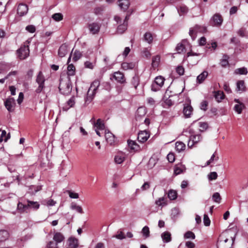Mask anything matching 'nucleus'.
Masks as SVG:
<instances>
[{
    "label": "nucleus",
    "instance_id": "1",
    "mask_svg": "<svg viewBox=\"0 0 248 248\" xmlns=\"http://www.w3.org/2000/svg\"><path fill=\"white\" fill-rule=\"evenodd\" d=\"M99 85L100 81L98 80H95L92 82L88 91L87 96L85 99L86 103L89 104L92 101Z\"/></svg>",
    "mask_w": 248,
    "mask_h": 248
},
{
    "label": "nucleus",
    "instance_id": "2",
    "mask_svg": "<svg viewBox=\"0 0 248 248\" xmlns=\"http://www.w3.org/2000/svg\"><path fill=\"white\" fill-rule=\"evenodd\" d=\"M59 89L61 93L64 95L69 94L72 91V85L69 79H61Z\"/></svg>",
    "mask_w": 248,
    "mask_h": 248
},
{
    "label": "nucleus",
    "instance_id": "3",
    "mask_svg": "<svg viewBox=\"0 0 248 248\" xmlns=\"http://www.w3.org/2000/svg\"><path fill=\"white\" fill-rule=\"evenodd\" d=\"M114 20L117 24H119L117 28V32L119 33H123L127 29V21L128 20V16H126L124 20L121 18L119 16H114Z\"/></svg>",
    "mask_w": 248,
    "mask_h": 248
},
{
    "label": "nucleus",
    "instance_id": "4",
    "mask_svg": "<svg viewBox=\"0 0 248 248\" xmlns=\"http://www.w3.org/2000/svg\"><path fill=\"white\" fill-rule=\"evenodd\" d=\"M29 42L25 43L19 49L17 50L18 57L20 60H24L27 58L30 54V50L28 46Z\"/></svg>",
    "mask_w": 248,
    "mask_h": 248
},
{
    "label": "nucleus",
    "instance_id": "5",
    "mask_svg": "<svg viewBox=\"0 0 248 248\" xmlns=\"http://www.w3.org/2000/svg\"><path fill=\"white\" fill-rule=\"evenodd\" d=\"M165 78L162 76L156 77L151 86V89L153 91L156 92L160 90L163 86Z\"/></svg>",
    "mask_w": 248,
    "mask_h": 248
},
{
    "label": "nucleus",
    "instance_id": "6",
    "mask_svg": "<svg viewBox=\"0 0 248 248\" xmlns=\"http://www.w3.org/2000/svg\"><path fill=\"white\" fill-rule=\"evenodd\" d=\"M45 81V78L42 72H39L36 79V81L38 84V87L35 91L37 93H41L42 90L44 88Z\"/></svg>",
    "mask_w": 248,
    "mask_h": 248
},
{
    "label": "nucleus",
    "instance_id": "7",
    "mask_svg": "<svg viewBox=\"0 0 248 248\" xmlns=\"http://www.w3.org/2000/svg\"><path fill=\"white\" fill-rule=\"evenodd\" d=\"M223 22V18L219 14H215L211 18L210 23L213 26L219 27Z\"/></svg>",
    "mask_w": 248,
    "mask_h": 248
},
{
    "label": "nucleus",
    "instance_id": "8",
    "mask_svg": "<svg viewBox=\"0 0 248 248\" xmlns=\"http://www.w3.org/2000/svg\"><path fill=\"white\" fill-rule=\"evenodd\" d=\"M93 127L96 134L101 137V134L99 131L104 130L105 127L103 121L101 119H98L96 122L94 123Z\"/></svg>",
    "mask_w": 248,
    "mask_h": 248
},
{
    "label": "nucleus",
    "instance_id": "9",
    "mask_svg": "<svg viewBox=\"0 0 248 248\" xmlns=\"http://www.w3.org/2000/svg\"><path fill=\"white\" fill-rule=\"evenodd\" d=\"M202 140V137L200 134L191 135L189 137V140L187 143V146L189 148H192L194 145L197 143Z\"/></svg>",
    "mask_w": 248,
    "mask_h": 248
},
{
    "label": "nucleus",
    "instance_id": "10",
    "mask_svg": "<svg viewBox=\"0 0 248 248\" xmlns=\"http://www.w3.org/2000/svg\"><path fill=\"white\" fill-rule=\"evenodd\" d=\"M15 105V100L14 98H9L4 102L5 107L9 112L14 111Z\"/></svg>",
    "mask_w": 248,
    "mask_h": 248
},
{
    "label": "nucleus",
    "instance_id": "11",
    "mask_svg": "<svg viewBox=\"0 0 248 248\" xmlns=\"http://www.w3.org/2000/svg\"><path fill=\"white\" fill-rule=\"evenodd\" d=\"M150 137V134L146 130L141 131L139 133L138 139L141 143H144Z\"/></svg>",
    "mask_w": 248,
    "mask_h": 248
},
{
    "label": "nucleus",
    "instance_id": "12",
    "mask_svg": "<svg viewBox=\"0 0 248 248\" xmlns=\"http://www.w3.org/2000/svg\"><path fill=\"white\" fill-rule=\"evenodd\" d=\"M100 25L97 22H93L88 24V29L90 32L93 34L97 33L100 30Z\"/></svg>",
    "mask_w": 248,
    "mask_h": 248
},
{
    "label": "nucleus",
    "instance_id": "13",
    "mask_svg": "<svg viewBox=\"0 0 248 248\" xmlns=\"http://www.w3.org/2000/svg\"><path fill=\"white\" fill-rule=\"evenodd\" d=\"M28 11V7L27 5L24 4H20L18 6L17 9V14L22 16L26 15Z\"/></svg>",
    "mask_w": 248,
    "mask_h": 248
},
{
    "label": "nucleus",
    "instance_id": "14",
    "mask_svg": "<svg viewBox=\"0 0 248 248\" xmlns=\"http://www.w3.org/2000/svg\"><path fill=\"white\" fill-rule=\"evenodd\" d=\"M190 101H188L187 104H185L183 109V113L186 118L190 117L193 112V108L189 104Z\"/></svg>",
    "mask_w": 248,
    "mask_h": 248
},
{
    "label": "nucleus",
    "instance_id": "15",
    "mask_svg": "<svg viewBox=\"0 0 248 248\" xmlns=\"http://www.w3.org/2000/svg\"><path fill=\"white\" fill-rule=\"evenodd\" d=\"M205 30V29L204 28H201L199 26L196 25L193 28H191L189 30V34L192 39L194 40L196 37V34L197 32L201 31L202 30Z\"/></svg>",
    "mask_w": 248,
    "mask_h": 248
},
{
    "label": "nucleus",
    "instance_id": "16",
    "mask_svg": "<svg viewBox=\"0 0 248 248\" xmlns=\"http://www.w3.org/2000/svg\"><path fill=\"white\" fill-rule=\"evenodd\" d=\"M105 136L107 142L110 145H112L115 141L114 135L108 130H105Z\"/></svg>",
    "mask_w": 248,
    "mask_h": 248
},
{
    "label": "nucleus",
    "instance_id": "17",
    "mask_svg": "<svg viewBox=\"0 0 248 248\" xmlns=\"http://www.w3.org/2000/svg\"><path fill=\"white\" fill-rule=\"evenodd\" d=\"M113 78L117 82L120 83H123L125 81L124 74L119 71L114 73Z\"/></svg>",
    "mask_w": 248,
    "mask_h": 248
},
{
    "label": "nucleus",
    "instance_id": "18",
    "mask_svg": "<svg viewBox=\"0 0 248 248\" xmlns=\"http://www.w3.org/2000/svg\"><path fill=\"white\" fill-rule=\"evenodd\" d=\"M65 237L62 233L60 232H55L53 234V240L58 244L64 241Z\"/></svg>",
    "mask_w": 248,
    "mask_h": 248
},
{
    "label": "nucleus",
    "instance_id": "19",
    "mask_svg": "<svg viewBox=\"0 0 248 248\" xmlns=\"http://www.w3.org/2000/svg\"><path fill=\"white\" fill-rule=\"evenodd\" d=\"M68 247L66 248H77L78 246V240L73 237L68 239Z\"/></svg>",
    "mask_w": 248,
    "mask_h": 248
},
{
    "label": "nucleus",
    "instance_id": "20",
    "mask_svg": "<svg viewBox=\"0 0 248 248\" xmlns=\"http://www.w3.org/2000/svg\"><path fill=\"white\" fill-rule=\"evenodd\" d=\"M125 159V155L123 153H119L114 157V162L117 164H122Z\"/></svg>",
    "mask_w": 248,
    "mask_h": 248
},
{
    "label": "nucleus",
    "instance_id": "21",
    "mask_svg": "<svg viewBox=\"0 0 248 248\" xmlns=\"http://www.w3.org/2000/svg\"><path fill=\"white\" fill-rule=\"evenodd\" d=\"M68 46L66 44H62L59 48L58 54L60 57H63L68 52Z\"/></svg>",
    "mask_w": 248,
    "mask_h": 248
},
{
    "label": "nucleus",
    "instance_id": "22",
    "mask_svg": "<svg viewBox=\"0 0 248 248\" xmlns=\"http://www.w3.org/2000/svg\"><path fill=\"white\" fill-rule=\"evenodd\" d=\"M75 98L73 96L71 97L66 103L63 109L64 110H67L70 108L73 107L75 104Z\"/></svg>",
    "mask_w": 248,
    "mask_h": 248
},
{
    "label": "nucleus",
    "instance_id": "23",
    "mask_svg": "<svg viewBox=\"0 0 248 248\" xmlns=\"http://www.w3.org/2000/svg\"><path fill=\"white\" fill-rule=\"evenodd\" d=\"M234 101L237 103V104L234 106V109L237 113L240 114L245 106L242 103L240 102L238 99H235Z\"/></svg>",
    "mask_w": 248,
    "mask_h": 248
},
{
    "label": "nucleus",
    "instance_id": "24",
    "mask_svg": "<svg viewBox=\"0 0 248 248\" xmlns=\"http://www.w3.org/2000/svg\"><path fill=\"white\" fill-rule=\"evenodd\" d=\"M118 2V5L120 8L124 11L126 10L130 5V2L128 0H119Z\"/></svg>",
    "mask_w": 248,
    "mask_h": 248
},
{
    "label": "nucleus",
    "instance_id": "25",
    "mask_svg": "<svg viewBox=\"0 0 248 248\" xmlns=\"http://www.w3.org/2000/svg\"><path fill=\"white\" fill-rule=\"evenodd\" d=\"M163 241L164 243H169L171 240V233L169 232H165L161 235Z\"/></svg>",
    "mask_w": 248,
    "mask_h": 248
},
{
    "label": "nucleus",
    "instance_id": "26",
    "mask_svg": "<svg viewBox=\"0 0 248 248\" xmlns=\"http://www.w3.org/2000/svg\"><path fill=\"white\" fill-rule=\"evenodd\" d=\"M208 75V73L206 71H204L197 77V82L201 84L206 79Z\"/></svg>",
    "mask_w": 248,
    "mask_h": 248
},
{
    "label": "nucleus",
    "instance_id": "27",
    "mask_svg": "<svg viewBox=\"0 0 248 248\" xmlns=\"http://www.w3.org/2000/svg\"><path fill=\"white\" fill-rule=\"evenodd\" d=\"M186 170L185 167L182 164L176 165L174 168V173L177 175L182 173Z\"/></svg>",
    "mask_w": 248,
    "mask_h": 248
},
{
    "label": "nucleus",
    "instance_id": "28",
    "mask_svg": "<svg viewBox=\"0 0 248 248\" xmlns=\"http://www.w3.org/2000/svg\"><path fill=\"white\" fill-rule=\"evenodd\" d=\"M135 64L133 62H124L122 63V68L124 70L132 69L134 68Z\"/></svg>",
    "mask_w": 248,
    "mask_h": 248
},
{
    "label": "nucleus",
    "instance_id": "29",
    "mask_svg": "<svg viewBox=\"0 0 248 248\" xmlns=\"http://www.w3.org/2000/svg\"><path fill=\"white\" fill-rule=\"evenodd\" d=\"M9 233L6 230H0V241L3 242L8 239Z\"/></svg>",
    "mask_w": 248,
    "mask_h": 248
},
{
    "label": "nucleus",
    "instance_id": "30",
    "mask_svg": "<svg viewBox=\"0 0 248 248\" xmlns=\"http://www.w3.org/2000/svg\"><path fill=\"white\" fill-rule=\"evenodd\" d=\"M143 40L151 44L153 41V34L150 32H146L143 35Z\"/></svg>",
    "mask_w": 248,
    "mask_h": 248
},
{
    "label": "nucleus",
    "instance_id": "31",
    "mask_svg": "<svg viewBox=\"0 0 248 248\" xmlns=\"http://www.w3.org/2000/svg\"><path fill=\"white\" fill-rule=\"evenodd\" d=\"M214 97L217 102H220L224 98V94L222 91H217L214 92Z\"/></svg>",
    "mask_w": 248,
    "mask_h": 248
},
{
    "label": "nucleus",
    "instance_id": "32",
    "mask_svg": "<svg viewBox=\"0 0 248 248\" xmlns=\"http://www.w3.org/2000/svg\"><path fill=\"white\" fill-rule=\"evenodd\" d=\"M186 145L182 142L177 141L175 143V149L178 152H181L185 150Z\"/></svg>",
    "mask_w": 248,
    "mask_h": 248
},
{
    "label": "nucleus",
    "instance_id": "33",
    "mask_svg": "<svg viewBox=\"0 0 248 248\" xmlns=\"http://www.w3.org/2000/svg\"><path fill=\"white\" fill-rule=\"evenodd\" d=\"M155 203L158 206H164L167 205V199L164 197H161L156 200Z\"/></svg>",
    "mask_w": 248,
    "mask_h": 248
},
{
    "label": "nucleus",
    "instance_id": "34",
    "mask_svg": "<svg viewBox=\"0 0 248 248\" xmlns=\"http://www.w3.org/2000/svg\"><path fill=\"white\" fill-rule=\"evenodd\" d=\"M28 208H31L34 209H38L40 207V204L37 202H33L30 200H27Z\"/></svg>",
    "mask_w": 248,
    "mask_h": 248
},
{
    "label": "nucleus",
    "instance_id": "35",
    "mask_svg": "<svg viewBox=\"0 0 248 248\" xmlns=\"http://www.w3.org/2000/svg\"><path fill=\"white\" fill-rule=\"evenodd\" d=\"M70 208L72 210H75L80 214L83 213L82 207L75 203L72 202L71 204Z\"/></svg>",
    "mask_w": 248,
    "mask_h": 248
},
{
    "label": "nucleus",
    "instance_id": "36",
    "mask_svg": "<svg viewBox=\"0 0 248 248\" xmlns=\"http://www.w3.org/2000/svg\"><path fill=\"white\" fill-rule=\"evenodd\" d=\"M17 209L20 212H21V213L24 212L29 209L28 204L25 205V204H23L22 203L19 202L17 204Z\"/></svg>",
    "mask_w": 248,
    "mask_h": 248
},
{
    "label": "nucleus",
    "instance_id": "37",
    "mask_svg": "<svg viewBox=\"0 0 248 248\" xmlns=\"http://www.w3.org/2000/svg\"><path fill=\"white\" fill-rule=\"evenodd\" d=\"M177 11L179 15L182 16L187 13L188 8L186 6L183 5L181 6L179 8H178Z\"/></svg>",
    "mask_w": 248,
    "mask_h": 248
},
{
    "label": "nucleus",
    "instance_id": "38",
    "mask_svg": "<svg viewBox=\"0 0 248 248\" xmlns=\"http://www.w3.org/2000/svg\"><path fill=\"white\" fill-rule=\"evenodd\" d=\"M75 74V67L72 64H68L67 67V74L69 76H74Z\"/></svg>",
    "mask_w": 248,
    "mask_h": 248
},
{
    "label": "nucleus",
    "instance_id": "39",
    "mask_svg": "<svg viewBox=\"0 0 248 248\" xmlns=\"http://www.w3.org/2000/svg\"><path fill=\"white\" fill-rule=\"evenodd\" d=\"M160 58L158 56H155L152 59V66L154 68H156L159 64L160 62Z\"/></svg>",
    "mask_w": 248,
    "mask_h": 248
},
{
    "label": "nucleus",
    "instance_id": "40",
    "mask_svg": "<svg viewBox=\"0 0 248 248\" xmlns=\"http://www.w3.org/2000/svg\"><path fill=\"white\" fill-rule=\"evenodd\" d=\"M46 248H59L58 244L53 240L49 241L46 244Z\"/></svg>",
    "mask_w": 248,
    "mask_h": 248
},
{
    "label": "nucleus",
    "instance_id": "41",
    "mask_svg": "<svg viewBox=\"0 0 248 248\" xmlns=\"http://www.w3.org/2000/svg\"><path fill=\"white\" fill-rule=\"evenodd\" d=\"M168 196L170 200H175L177 198V192L175 190H170L168 192Z\"/></svg>",
    "mask_w": 248,
    "mask_h": 248
},
{
    "label": "nucleus",
    "instance_id": "42",
    "mask_svg": "<svg viewBox=\"0 0 248 248\" xmlns=\"http://www.w3.org/2000/svg\"><path fill=\"white\" fill-rule=\"evenodd\" d=\"M235 74L246 75L248 73L247 69L245 67L237 68L234 71Z\"/></svg>",
    "mask_w": 248,
    "mask_h": 248
},
{
    "label": "nucleus",
    "instance_id": "43",
    "mask_svg": "<svg viewBox=\"0 0 248 248\" xmlns=\"http://www.w3.org/2000/svg\"><path fill=\"white\" fill-rule=\"evenodd\" d=\"M173 104V101L169 97L165 99L163 106L164 108H169Z\"/></svg>",
    "mask_w": 248,
    "mask_h": 248
},
{
    "label": "nucleus",
    "instance_id": "44",
    "mask_svg": "<svg viewBox=\"0 0 248 248\" xmlns=\"http://www.w3.org/2000/svg\"><path fill=\"white\" fill-rule=\"evenodd\" d=\"M184 237L186 239H194L195 238V235L193 232H192L191 231H187L184 234Z\"/></svg>",
    "mask_w": 248,
    "mask_h": 248
},
{
    "label": "nucleus",
    "instance_id": "45",
    "mask_svg": "<svg viewBox=\"0 0 248 248\" xmlns=\"http://www.w3.org/2000/svg\"><path fill=\"white\" fill-rule=\"evenodd\" d=\"M56 202L52 199H46L43 201L42 204L47 206H54Z\"/></svg>",
    "mask_w": 248,
    "mask_h": 248
},
{
    "label": "nucleus",
    "instance_id": "46",
    "mask_svg": "<svg viewBox=\"0 0 248 248\" xmlns=\"http://www.w3.org/2000/svg\"><path fill=\"white\" fill-rule=\"evenodd\" d=\"M178 53H181L185 50V47L182 43L178 44L175 48Z\"/></svg>",
    "mask_w": 248,
    "mask_h": 248
},
{
    "label": "nucleus",
    "instance_id": "47",
    "mask_svg": "<svg viewBox=\"0 0 248 248\" xmlns=\"http://www.w3.org/2000/svg\"><path fill=\"white\" fill-rule=\"evenodd\" d=\"M81 57V53L79 51L75 50L73 53V60L75 62L78 61Z\"/></svg>",
    "mask_w": 248,
    "mask_h": 248
},
{
    "label": "nucleus",
    "instance_id": "48",
    "mask_svg": "<svg viewBox=\"0 0 248 248\" xmlns=\"http://www.w3.org/2000/svg\"><path fill=\"white\" fill-rule=\"evenodd\" d=\"M228 240V239L226 236V233L221 234L218 239V243L220 245L222 243H226Z\"/></svg>",
    "mask_w": 248,
    "mask_h": 248
},
{
    "label": "nucleus",
    "instance_id": "49",
    "mask_svg": "<svg viewBox=\"0 0 248 248\" xmlns=\"http://www.w3.org/2000/svg\"><path fill=\"white\" fill-rule=\"evenodd\" d=\"M212 199L215 202L217 203H220V201L221 200L220 194L218 192L215 193L213 194L212 196Z\"/></svg>",
    "mask_w": 248,
    "mask_h": 248
},
{
    "label": "nucleus",
    "instance_id": "50",
    "mask_svg": "<svg viewBox=\"0 0 248 248\" xmlns=\"http://www.w3.org/2000/svg\"><path fill=\"white\" fill-rule=\"evenodd\" d=\"M52 17L54 20L60 21L62 19L63 16L61 13H56L52 15Z\"/></svg>",
    "mask_w": 248,
    "mask_h": 248
},
{
    "label": "nucleus",
    "instance_id": "51",
    "mask_svg": "<svg viewBox=\"0 0 248 248\" xmlns=\"http://www.w3.org/2000/svg\"><path fill=\"white\" fill-rule=\"evenodd\" d=\"M228 56L227 55H224L223 57V59L221 60L220 62V64L222 67H226L227 65H228L229 62L228 61Z\"/></svg>",
    "mask_w": 248,
    "mask_h": 248
},
{
    "label": "nucleus",
    "instance_id": "52",
    "mask_svg": "<svg viewBox=\"0 0 248 248\" xmlns=\"http://www.w3.org/2000/svg\"><path fill=\"white\" fill-rule=\"evenodd\" d=\"M142 233L145 238L148 237L150 235L149 227L147 226H144L142 229Z\"/></svg>",
    "mask_w": 248,
    "mask_h": 248
},
{
    "label": "nucleus",
    "instance_id": "53",
    "mask_svg": "<svg viewBox=\"0 0 248 248\" xmlns=\"http://www.w3.org/2000/svg\"><path fill=\"white\" fill-rule=\"evenodd\" d=\"M199 130L201 131H205L208 127V124L205 122H200L199 123Z\"/></svg>",
    "mask_w": 248,
    "mask_h": 248
},
{
    "label": "nucleus",
    "instance_id": "54",
    "mask_svg": "<svg viewBox=\"0 0 248 248\" xmlns=\"http://www.w3.org/2000/svg\"><path fill=\"white\" fill-rule=\"evenodd\" d=\"M237 89L238 91H244L245 89L244 81L239 80L237 82Z\"/></svg>",
    "mask_w": 248,
    "mask_h": 248
},
{
    "label": "nucleus",
    "instance_id": "55",
    "mask_svg": "<svg viewBox=\"0 0 248 248\" xmlns=\"http://www.w3.org/2000/svg\"><path fill=\"white\" fill-rule=\"evenodd\" d=\"M132 84L134 86L135 88H136L139 83V78L137 76H135L132 78L131 81Z\"/></svg>",
    "mask_w": 248,
    "mask_h": 248
},
{
    "label": "nucleus",
    "instance_id": "56",
    "mask_svg": "<svg viewBox=\"0 0 248 248\" xmlns=\"http://www.w3.org/2000/svg\"><path fill=\"white\" fill-rule=\"evenodd\" d=\"M95 63L94 62H92L90 61H86L84 63V66L85 67L87 68H89L91 69H93Z\"/></svg>",
    "mask_w": 248,
    "mask_h": 248
},
{
    "label": "nucleus",
    "instance_id": "57",
    "mask_svg": "<svg viewBox=\"0 0 248 248\" xmlns=\"http://www.w3.org/2000/svg\"><path fill=\"white\" fill-rule=\"evenodd\" d=\"M218 159V156H216L215 153L212 155L210 159L206 162V166L210 165L214 160H217Z\"/></svg>",
    "mask_w": 248,
    "mask_h": 248
},
{
    "label": "nucleus",
    "instance_id": "58",
    "mask_svg": "<svg viewBox=\"0 0 248 248\" xmlns=\"http://www.w3.org/2000/svg\"><path fill=\"white\" fill-rule=\"evenodd\" d=\"M203 223L206 226H209L210 224V220L207 214L204 215Z\"/></svg>",
    "mask_w": 248,
    "mask_h": 248
},
{
    "label": "nucleus",
    "instance_id": "59",
    "mask_svg": "<svg viewBox=\"0 0 248 248\" xmlns=\"http://www.w3.org/2000/svg\"><path fill=\"white\" fill-rule=\"evenodd\" d=\"M209 180H216L217 177V174L216 172H212L208 175Z\"/></svg>",
    "mask_w": 248,
    "mask_h": 248
},
{
    "label": "nucleus",
    "instance_id": "60",
    "mask_svg": "<svg viewBox=\"0 0 248 248\" xmlns=\"http://www.w3.org/2000/svg\"><path fill=\"white\" fill-rule=\"evenodd\" d=\"M33 237V234L31 233H28L27 234L25 235L24 236H23L21 240L23 241H26L28 240L31 239Z\"/></svg>",
    "mask_w": 248,
    "mask_h": 248
},
{
    "label": "nucleus",
    "instance_id": "61",
    "mask_svg": "<svg viewBox=\"0 0 248 248\" xmlns=\"http://www.w3.org/2000/svg\"><path fill=\"white\" fill-rule=\"evenodd\" d=\"M26 30L31 33H33L36 31V28L34 26L31 25H28L26 27Z\"/></svg>",
    "mask_w": 248,
    "mask_h": 248
},
{
    "label": "nucleus",
    "instance_id": "62",
    "mask_svg": "<svg viewBox=\"0 0 248 248\" xmlns=\"http://www.w3.org/2000/svg\"><path fill=\"white\" fill-rule=\"evenodd\" d=\"M147 103L151 106H154L155 104V100L152 97H149L147 99Z\"/></svg>",
    "mask_w": 248,
    "mask_h": 248
},
{
    "label": "nucleus",
    "instance_id": "63",
    "mask_svg": "<svg viewBox=\"0 0 248 248\" xmlns=\"http://www.w3.org/2000/svg\"><path fill=\"white\" fill-rule=\"evenodd\" d=\"M168 161L170 162H173L175 160V156L173 153H170L167 155Z\"/></svg>",
    "mask_w": 248,
    "mask_h": 248
},
{
    "label": "nucleus",
    "instance_id": "64",
    "mask_svg": "<svg viewBox=\"0 0 248 248\" xmlns=\"http://www.w3.org/2000/svg\"><path fill=\"white\" fill-rule=\"evenodd\" d=\"M186 248H195V244L191 241H186L185 244Z\"/></svg>",
    "mask_w": 248,
    "mask_h": 248
}]
</instances>
